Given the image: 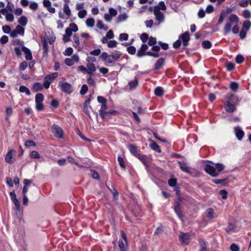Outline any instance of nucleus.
I'll return each instance as SVG.
<instances>
[{
	"instance_id": "f257e3e1",
	"label": "nucleus",
	"mask_w": 251,
	"mask_h": 251,
	"mask_svg": "<svg viewBox=\"0 0 251 251\" xmlns=\"http://www.w3.org/2000/svg\"><path fill=\"white\" fill-rule=\"evenodd\" d=\"M122 53L118 50L115 51L112 54H108L107 53L102 52L100 56V59L104 61L105 64L115 63L121 56Z\"/></svg>"
},
{
	"instance_id": "f03ea898",
	"label": "nucleus",
	"mask_w": 251,
	"mask_h": 251,
	"mask_svg": "<svg viewBox=\"0 0 251 251\" xmlns=\"http://www.w3.org/2000/svg\"><path fill=\"white\" fill-rule=\"evenodd\" d=\"M224 168L225 166L223 164L217 163L215 167L207 164L205 167L204 170L210 176H216L220 174Z\"/></svg>"
},
{
	"instance_id": "7ed1b4c3",
	"label": "nucleus",
	"mask_w": 251,
	"mask_h": 251,
	"mask_svg": "<svg viewBox=\"0 0 251 251\" xmlns=\"http://www.w3.org/2000/svg\"><path fill=\"white\" fill-rule=\"evenodd\" d=\"M227 99L228 100H226L225 102V108L227 112L232 113L235 110L236 107L235 105L231 103L230 100H231L233 99H236L238 101V99L235 95L233 94L227 95Z\"/></svg>"
},
{
	"instance_id": "20e7f679",
	"label": "nucleus",
	"mask_w": 251,
	"mask_h": 251,
	"mask_svg": "<svg viewBox=\"0 0 251 251\" xmlns=\"http://www.w3.org/2000/svg\"><path fill=\"white\" fill-rule=\"evenodd\" d=\"M58 86L61 90L64 93L70 94L73 91V87L72 85L67 82L60 81Z\"/></svg>"
},
{
	"instance_id": "39448f33",
	"label": "nucleus",
	"mask_w": 251,
	"mask_h": 251,
	"mask_svg": "<svg viewBox=\"0 0 251 251\" xmlns=\"http://www.w3.org/2000/svg\"><path fill=\"white\" fill-rule=\"evenodd\" d=\"M51 130L54 136L59 139H61L63 137V131L62 128L57 125H53L51 127Z\"/></svg>"
},
{
	"instance_id": "423d86ee",
	"label": "nucleus",
	"mask_w": 251,
	"mask_h": 251,
	"mask_svg": "<svg viewBox=\"0 0 251 251\" xmlns=\"http://www.w3.org/2000/svg\"><path fill=\"white\" fill-rule=\"evenodd\" d=\"M179 238L182 245H187L189 243L190 235L188 233L181 232Z\"/></svg>"
},
{
	"instance_id": "0eeeda50",
	"label": "nucleus",
	"mask_w": 251,
	"mask_h": 251,
	"mask_svg": "<svg viewBox=\"0 0 251 251\" xmlns=\"http://www.w3.org/2000/svg\"><path fill=\"white\" fill-rule=\"evenodd\" d=\"M153 13L155 15V20L158 22L159 23L164 22L165 19V16L160 11L158 10V7L153 9Z\"/></svg>"
},
{
	"instance_id": "6e6552de",
	"label": "nucleus",
	"mask_w": 251,
	"mask_h": 251,
	"mask_svg": "<svg viewBox=\"0 0 251 251\" xmlns=\"http://www.w3.org/2000/svg\"><path fill=\"white\" fill-rule=\"evenodd\" d=\"M148 46L147 44H142L140 48L138 50L137 56L138 57H142L147 55V50L148 49Z\"/></svg>"
},
{
	"instance_id": "1a4fd4ad",
	"label": "nucleus",
	"mask_w": 251,
	"mask_h": 251,
	"mask_svg": "<svg viewBox=\"0 0 251 251\" xmlns=\"http://www.w3.org/2000/svg\"><path fill=\"white\" fill-rule=\"evenodd\" d=\"M78 61V56L76 55H74L72 57V58H66L65 60V63L67 65L71 66L73 65L75 62H77Z\"/></svg>"
},
{
	"instance_id": "9d476101",
	"label": "nucleus",
	"mask_w": 251,
	"mask_h": 251,
	"mask_svg": "<svg viewBox=\"0 0 251 251\" xmlns=\"http://www.w3.org/2000/svg\"><path fill=\"white\" fill-rule=\"evenodd\" d=\"M15 153V151L14 150H10L6 154L5 160V162L11 164L14 162V159L13 155Z\"/></svg>"
},
{
	"instance_id": "9b49d317",
	"label": "nucleus",
	"mask_w": 251,
	"mask_h": 251,
	"mask_svg": "<svg viewBox=\"0 0 251 251\" xmlns=\"http://www.w3.org/2000/svg\"><path fill=\"white\" fill-rule=\"evenodd\" d=\"M180 38L182 40L183 45L184 47L188 46V42L190 40V36H189V33L188 32H185L184 33L180 35Z\"/></svg>"
},
{
	"instance_id": "f8f14e48",
	"label": "nucleus",
	"mask_w": 251,
	"mask_h": 251,
	"mask_svg": "<svg viewBox=\"0 0 251 251\" xmlns=\"http://www.w3.org/2000/svg\"><path fill=\"white\" fill-rule=\"evenodd\" d=\"M108 108L107 103L104 104H101L100 110H99V114L100 117L102 119H104L105 117L108 115V112H107L106 110Z\"/></svg>"
},
{
	"instance_id": "ddd939ff",
	"label": "nucleus",
	"mask_w": 251,
	"mask_h": 251,
	"mask_svg": "<svg viewBox=\"0 0 251 251\" xmlns=\"http://www.w3.org/2000/svg\"><path fill=\"white\" fill-rule=\"evenodd\" d=\"M236 137L239 140H241L244 135V131L239 126L234 128Z\"/></svg>"
},
{
	"instance_id": "4468645a",
	"label": "nucleus",
	"mask_w": 251,
	"mask_h": 251,
	"mask_svg": "<svg viewBox=\"0 0 251 251\" xmlns=\"http://www.w3.org/2000/svg\"><path fill=\"white\" fill-rule=\"evenodd\" d=\"M86 66L87 68V73L90 75H93L94 73L96 70L95 64L92 62H88Z\"/></svg>"
},
{
	"instance_id": "2eb2a0df",
	"label": "nucleus",
	"mask_w": 251,
	"mask_h": 251,
	"mask_svg": "<svg viewBox=\"0 0 251 251\" xmlns=\"http://www.w3.org/2000/svg\"><path fill=\"white\" fill-rule=\"evenodd\" d=\"M22 50L25 53V58L26 60H31L32 59L31 52L28 48L23 46Z\"/></svg>"
},
{
	"instance_id": "dca6fc26",
	"label": "nucleus",
	"mask_w": 251,
	"mask_h": 251,
	"mask_svg": "<svg viewBox=\"0 0 251 251\" xmlns=\"http://www.w3.org/2000/svg\"><path fill=\"white\" fill-rule=\"evenodd\" d=\"M164 63V59L163 58L158 59L154 65V70H158L161 68Z\"/></svg>"
},
{
	"instance_id": "f3484780",
	"label": "nucleus",
	"mask_w": 251,
	"mask_h": 251,
	"mask_svg": "<svg viewBox=\"0 0 251 251\" xmlns=\"http://www.w3.org/2000/svg\"><path fill=\"white\" fill-rule=\"evenodd\" d=\"M135 156L137 158H138L139 160H140L145 166L148 167V162L147 159V156L146 155L138 153V154H136Z\"/></svg>"
},
{
	"instance_id": "a211bd4d",
	"label": "nucleus",
	"mask_w": 251,
	"mask_h": 251,
	"mask_svg": "<svg viewBox=\"0 0 251 251\" xmlns=\"http://www.w3.org/2000/svg\"><path fill=\"white\" fill-rule=\"evenodd\" d=\"M178 164L179 165V167H180V169L182 171H183L185 173H190L189 168L188 167L186 163H185L184 162L179 161V162H178Z\"/></svg>"
},
{
	"instance_id": "6ab92c4d",
	"label": "nucleus",
	"mask_w": 251,
	"mask_h": 251,
	"mask_svg": "<svg viewBox=\"0 0 251 251\" xmlns=\"http://www.w3.org/2000/svg\"><path fill=\"white\" fill-rule=\"evenodd\" d=\"M239 22V18L237 15L232 14L229 17V22L232 24H237Z\"/></svg>"
},
{
	"instance_id": "aec40b11",
	"label": "nucleus",
	"mask_w": 251,
	"mask_h": 251,
	"mask_svg": "<svg viewBox=\"0 0 251 251\" xmlns=\"http://www.w3.org/2000/svg\"><path fill=\"white\" fill-rule=\"evenodd\" d=\"M138 81L136 77H135L134 79L128 83V85L130 89H134L138 85Z\"/></svg>"
},
{
	"instance_id": "412c9836",
	"label": "nucleus",
	"mask_w": 251,
	"mask_h": 251,
	"mask_svg": "<svg viewBox=\"0 0 251 251\" xmlns=\"http://www.w3.org/2000/svg\"><path fill=\"white\" fill-rule=\"evenodd\" d=\"M43 50L44 55H47L49 50V46L45 39L42 40Z\"/></svg>"
},
{
	"instance_id": "4be33fe9",
	"label": "nucleus",
	"mask_w": 251,
	"mask_h": 251,
	"mask_svg": "<svg viewBox=\"0 0 251 251\" xmlns=\"http://www.w3.org/2000/svg\"><path fill=\"white\" fill-rule=\"evenodd\" d=\"M68 160L69 162L75 163L76 165H77L79 168H83V167L88 168L89 167V165L88 164L84 165H81L78 164L75 161L74 158L71 156H68Z\"/></svg>"
},
{
	"instance_id": "5701e85b",
	"label": "nucleus",
	"mask_w": 251,
	"mask_h": 251,
	"mask_svg": "<svg viewBox=\"0 0 251 251\" xmlns=\"http://www.w3.org/2000/svg\"><path fill=\"white\" fill-rule=\"evenodd\" d=\"M206 216L209 219H212L215 217L214 216V211L211 208H208L205 212Z\"/></svg>"
},
{
	"instance_id": "b1692460",
	"label": "nucleus",
	"mask_w": 251,
	"mask_h": 251,
	"mask_svg": "<svg viewBox=\"0 0 251 251\" xmlns=\"http://www.w3.org/2000/svg\"><path fill=\"white\" fill-rule=\"evenodd\" d=\"M127 18H128V16H127V14L126 13L120 14L118 16V17L117 18L116 22L117 23H119L120 22H122L123 21L126 20L127 19Z\"/></svg>"
},
{
	"instance_id": "393cba45",
	"label": "nucleus",
	"mask_w": 251,
	"mask_h": 251,
	"mask_svg": "<svg viewBox=\"0 0 251 251\" xmlns=\"http://www.w3.org/2000/svg\"><path fill=\"white\" fill-rule=\"evenodd\" d=\"M232 24L229 22L226 23L223 29L225 34H227L230 32Z\"/></svg>"
},
{
	"instance_id": "a878e982",
	"label": "nucleus",
	"mask_w": 251,
	"mask_h": 251,
	"mask_svg": "<svg viewBox=\"0 0 251 251\" xmlns=\"http://www.w3.org/2000/svg\"><path fill=\"white\" fill-rule=\"evenodd\" d=\"M97 26L99 29H103L105 31L108 29V26L106 25L104 26V24H103L101 20H98L97 21Z\"/></svg>"
},
{
	"instance_id": "bb28decb",
	"label": "nucleus",
	"mask_w": 251,
	"mask_h": 251,
	"mask_svg": "<svg viewBox=\"0 0 251 251\" xmlns=\"http://www.w3.org/2000/svg\"><path fill=\"white\" fill-rule=\"evenodd\" d=\"M63 12L65 13L68 16H70L71 15V12L70 9L69 8V5L68 3H65L64 4L63 6Z\"/></svg>"
},
{
	"instance_id": "cd10ccee",
	"label": "nucleus",
	"mask_w": 251,
	"mask_h": 251,
	"mask_svg": "<svg viewBox=\"0 0 251 251\" xmlns=\"http://www.w3.org/2000/svg\"><path fill=\"white\" fill-rule=\"evenodd\" d=\"M158 7V10L160 11V10L165 11L166 9V6L165 4V3L164 1H160L159 2L158 5H155L153 9H155V8Z\"/></svg>"
},
{
	"instance_id": "c85d7f7f",
	"label": "nucleus",
	"mask_w": 251,
	"mask_h": 251,
	"mask_svg": "<svg viewBox=\"0 0 251 251\" xmlns=\"http://www.w3.org/2000/svg\"><path fill=\"white\" fill-rule=\"evenodd\" d=\"M18 23L22 26H25L27 23V19L24 16H21L18 20Z\"/></svg>"
},
{
	"instance_id": "c756f323",
	"label": "nucleus",
	"mask_w": 251,
	"mask_h": 251,
	"mask_svg": "<svg viewBox=\"0 0 251 251\" xmlns=\"http://www.w3.org/2000/svg\"><path fill=\"white\" fill-rule=\"evenodd\" d=\"M154 93L156 96L161 97L163 95V89L161 87H157L154 90Z\"/></svg>"
},
{
	"instance_id": "7c9ffc66",
	"label": "nucleus",
	"mask_w": 251,
	"mask_h": 251,
	"mask_svg": "<svg viewBox=\"0 0 251 251\" xmlns=\"http://www.w3.org/2000/svg\"><path fill=\"white\" fill-rule=\"evenodd\" d=\"M42 89L43 86L39 82H36L33 85V89L35 92L41 91Z\"/></svg>"
},
{
	"instance_id": "2f4dec72",
	"label": "nucleus",
	"mask_w": 251,
	"mask_h": 251,
	"mask_svg": "<svg viewBox=\"0 0 251 251\" xmlns=\"http://www.w3.org/2000/svg\"><path fill=\"white\" fill-rule=\"evenodd\" d=\"M119 246L121 251H126L127 249V243H124L122 240L119 241Z\"/></svg>"
},
{
	"instance_id": "473e14b6",
	"label": "nucleus",
	"mask_w": 251,
	"mask_h": 251,
	"mask_svg": "<svg viewBox=\"0 0 251 251\" xmlns=\"http://www.w3.org/2000/svg\"><path fill=\"white\" fill-rule=\"evenodd\" d=\"M201 45L202 47L205 49H209L212 47L211 43L208 40L203 41Z\"/></svg>"
},
{
	"instance_id": "72a5a7b5",
	"label": "nucleus",
	"mask_w": 251,
	"mask_h": 251,
	"mask_svg": "<svg viewBox=\"0 0 251 251\" xmlns=\"http://www.w3.org/2000/svg\"><path fill=\"white\" fill-rule=\"evenodd\" d=\"M14 30L19 35H23L25 33L24 28L19 25H17Z\"/></svg>"
},
{
	"instance_id": "f704fd0d",
	"label": "nucleus",
	"mask_w": 251,
	"mask_h": 251,
	"mask_svg": "<svg viewBox=\"0 0 251 251\" xmlns=\"http://www.w3.org/2000/svg\"><path fill=\"white\" fill-rule=\"evenodd\" d=\"M150 146L152 150L156 151L157 152H161L159 146L154 142L152 141V143L151 144Z\"/></svg>"
},
{
	"instance_id": "c9c22d12",
	"label": "nucleus",
	"mask_w": 251,
	"mask_h": 251,
	"mask_svg": "<svg viewBox=\"0 0 251 251\" xmlns=\"http://www.w3.org/2000/svg\"><path fill=\"white\" fill-rule=\"evenodd\" d=\"M251 26V23L249 20H246L244 22L243 24V29L246 30V31H248Z\"/></svg>"
},
{
	"instance_id": "e433bc0d",
	"label": "nucleus",
	"mask_w": 251,
	"mask_h": 251,
	"mask_svg": "<svg viewBox=\"0 0 251 251\" xmlns=\"http://www.w3.org/2000/svg\"><path fill=\"white\" fill-rule=\"evenodd\" d=\"M19 91L21 93H25L27 95H30V94L28 88L25 86H21L19 88Z\"/></svg>"
},
{
	"instance_id": "4c0bfd02",
	"label": "nucleus",
	"mask_w": 251,
	"mask_h": 251,
	"mask_svg": "<svg viewBox=\"0 0 251 251\" xmlns=\"http://www.w3.org/2000/svg\"><path fill=\"white\" fill-rule=\"evenodd\" d=\"M73 38L74 40V43L75 45H74V47L75 48H79V37L76 34H74L73 36Z\"/></svg>"
},
{
	"instance_id": "58836bf2",
	"label": "nucleus",
	"mask_w": 251,
	"mask_h": 251,
	"mask_svg": "<svg viewBox=\"0 0 251 251\" xmlns=\"http://www.w3.org/2000/svg\"><path fill=\"white\" fill-rule=\"evenodd\" d=\"M128 149L129 150L131 153H132L135 156L136 154H138V153L137 152V148L133 145H129L128 146Z\"/></svg>"
},
{
	"instance_id": "ea45409f",
	"label": "nucleus",
	"mask_w": 251,
	"mask_h": 251,
	"mask_svg": "<svg viewBox=\"0 0 251 251\" xmlns=\"http://www.w3.org/2000/svg\"><path fill=\"white\" fill-rule=\"evenodd\" d=\"M95 24V20L93 18H88L86 21V24L88 27H93Z\"/></svg>"
},
{
	"instance_id": "a19ab883",
	"label": "nucleus",
	"mask_w": 251,
	"mask_h": 251,
	"mask_svg": "<svg viewBox=\"0 0 251 251\" xmlns=\"http://www.w3.org/2000/svg\"><path fill=\"white\" fill-rule=\"evenodd\" d=\"M44 97L41 93H38L35 96V102H43Z\"/></svg>"
},
{
	"instance_id": "79ce46f5",
	"label": "nucleus",
	"mask_w": 251,
	"mask_h": 251,
	"mask_svg": "<svg viewBox=\"0 0 251 251\" xmlns=\"http://www.w3.org/2000/svg\"><path fill=\"white\" fill-rule=\"evenodd\" d=\"M230 88L233 91H236L239 87V85L237 82H231L229 86Z\"/></svg>"
},
{
	"instance_id": "37998d69",
	"label": "nucleus",
	"mask_w": 251,
	"mask_h": 251,
	"mask_svg": "<svg viewBox=\"0 0 251 251\" xmlns=\"http://www.w3.org/2000/svg\"><path fill=\"white\" fill-rule=\"evenodd\" d=\"M30 157L31 158L38 159L40 158V156L38 152L35 151H33L30 152Z\"/></svg>"
},
{
	"instance_id": "c03bdc74",
	"label": "nucleus",
	"mask_w": 251,
	"mask_h": 251,
	"mask_svg": "<svg viewBox=\"0 0 251 251\" xmlns=\"http://www.w3.org/2000/svg\"><path fill=\"white\" fill-rule=\"evenodd\" d=\"M181 201V198L180 197L177 198V200L175 202V208L174 209H180V202Z\"/></svg>"
},
{
	"instance_id": "a18cd8bd",
	"label": "nucleus",
	"mask_w": 251,
	"mask_h": 251,
	"mask_svg": "<svg viewBox=\"0 0 251 251\" xmlns=\"http://www.w3.org/2000/svg\"><path fill=\"white\" fill-rule=\"evenodd\" d=\"M36 102V108L38 111H42L44 108V104L43 102Z\"/></svg>"
},
{
	"instance_id": "49530a36",
	"label": "nucleus",
	"mask_w": 251,
	"mask_h": 251,
	"mask_svg": "<svg viewBox=\"0 0 251 251\" xmlns=\"http://www.w3.org/2000/svg\"><path fill=\"white\" fill-rule=\"evenodd\" d=\"M156 43V39L155 37H151L149 39L148 44L150 46H154Z\"/></svg>"
},
{
	"instance_id": "de8ad7c7",
	"label": "nucleus",
	"mask_w": 251,
	"mask_h": 251,
	"mask_svg": "<svg viewBox=\"0 0 251 251\" xmlns=\"http://www.w3.org/2000/svg\"><path fill=\"white\" fill-rule=\"evenodd\" d=\"M88 91V86L86 84L82 85L81 90L80 91V93L82 95H85Z\"/></svg>"
},
{
	"instance_id": "09e8293b",
	"label": "nucleus",
	"mask_w": 251,
	"mask_h": 251,
	"mask_svg": "<svg viewBox=\"0 0 251 251\" xmlns=\"http://www.w3.org/2000/svg\"><path fill=\"white\" fill-rule=\"evenodd\" d=\"M177 180L176 178H171L168 180V184L171 187H175L176 186Z\"/></svg>"
},
{
	"instance_id": "8fccbe9b",
	"label": "nucleus",
	"mask_w": 251,
	"mask_h": 251,
	"mask_svg": "<svg viewBox=\"0 0 251 251\" xmlns=\"http://www.w3.org/2000/svg\"><path fill=\"white\" fill-rule=\"evenodd\" d=\"M127 50L129 54L133 55L136 53V50L134 46H129L127 48Z\"/></svg>"
},
{
	"instance_id": "3c124183",
	"label": "nucleus",
	"mask_w": 251,
	"mask_h": 251,
	"mask_svg": "<svg viewBox=\"0 0 251 251\" xmlns=\"http://www.w3.org/2000/svg\"><path fill=\"white\" fill-rule=\"evenodd\" d=\"M243 16L246 19H249L251 17V13L248 10H244L243 11Z\"/></svg>"
},
{
	"instance_id": "603ef678",
	"label": "nucleus",
	"mask_w": 251,
	"mask_h": 251,
	"mask_svg": "<svg viewBox=\"0 0 251 251\" xmlns=\"http://www.w3.org/2000/svg\"><path fill=\"white\" fill-rule=\"evenodd\" d=\"M97 100L101 104H104L107 103V100L106 99L101 96H98L97 97Z\"/></svg>"
},
{
	"instance_id": "864d4df0",
	"label": "nucleus",
	"mask_w": 251,
	"mask_h": 251,
	"mask_svg": "<svg viewBox=\"0 0 251 251\" xmlns=\"http://www.w3.org/2000/svg\"><path fill=\"white\" fill-rule=\"evenodd\" d=\"M5 19L7 21L12 22L14 21V17L12 13H8L5 16Z\"/></svg>"
},
{
	"instance_id": "5fc2aeb1",
	"label": "nucleus",
	"mask_w": 251,
	"mask_h": 251,
	"mask_svg": "<svg viewBox=\"0 0 251 251\" xmlns=\"http://www.w3.org/2000/svg\"><path fill=\"white\" fill-rule=\"evenodd\" d=\"M87 15V11L85 10H82L78 12V16L79 18L82 19Z\"/></svg>"
},
{
	"instance_id": "6e6d98bb",
	"label": "nucleus",
	"mask_w": 251,
	"mask_h": 251,
	"mask_svg": "<svg viewBox=\"0 0 251 251\" xmlns=\"http://www.w3.org/2000/svg\"><path fill=\"white\" fill-rule=\"evenodd\" d=\"M109 14L112 17L116 16L117 11L113 8L110 7L109 9Z\"/></svg>"
},
{
	"instance_id": "4d7b16f0",
	"label": "nucleus",
	"mask_w": 251,
	"mask_h": 251,
	"mask_svg": "<svg viewBox=\"0 0 251 251\" xmlns=\"http://www.w3.org/2000/svg\"><path fill=\"white\" fill-rule=\"evenodd\" d=\"M29 8L33 10H36L38 8V5L37 2H31L29 4Z\"/></svg>"
},
{
	"instance_id": "13d9d810",
	"label": "nucleus",
	"mask_w": 251,
	"mask_h": 251,
	"mask_svg": "<svg viewBox=\"0 0 251 251\" xmlns=\"http://www.w3.org/2000/svg\"><path fill=\"white\" fill-rule=\"evenodd\" d=\"M235 68V65L232 62H228L226 64V69L227 70L230 71L233 70Z\"/></svg>"
},
{
	"instance_id": "bf43d9fd",
	"label": "nucleus",
	"mask_w": 251,
	"mask_h": 251,
	"mask_svg": "<svg viewBox=\"0 0 251 251\" xmlns=\"http://www.w3.org/2000/svg\"><path fill=\"white\" fill-rule=\"evenodd\" d=\"M72 31L76 32L78 30V27L77 25L75 23H71L69 25V27Z\"/></svg>"
},
{
	"instance_id": "052dcab7",
	"label": "nucleus",
	"mask_w": 251,
	"mask_h": 251,
	"mask_svg": "<svg viewBox=\"0 0 251 251\" xmlns=\"http://www.w3.org/2000/svg\"><path fill=\"white\" fill-rule=\"evenodd\" d=\"M90 173L91 176L93 178L96 179H99V175L97 172L94 170H91Z\"/></svg>"
},
{
	"instance_id": "680f3d73",
	"label": "nucleus",
	"mask_w": 251,
	"mask_h": 251,
	"mask_svg": "<svg viewBox=\"0 0 251 251\" xmlns=\"http://www.w3.org/2000/svg\"><path fill=\"white\" fill-rule=\"evenodd\" d=\"M244 60V57L241 55H238L235 58V61L237 63L240 64L243 62Z\"/></svg>"
},
{
	"instance_id": "e2e57ef3",
	"label": "nucleus",
	"mask_w": 251,
	"mask_h": 251,
	"mask_svg": "<svg viewBox=\"0 0 251 251\" xmlns=\"http://www.w3.org/2000/svg\"><path fill=\"white\" fill-rule=\"evenodd\" d=\"M117 44V42L115 40H110L108 42V47L112 48L116 47Z\"/></svg>"
},
{
	"instance_id": "0e129e2a",
	"label": "nucleus",
	"mask_w": 251,
	"mask_h": 251,
	"mask_svg": "<svg viewBox=\"0 0 251 251\" xmlns=\"http://www.w3.org/2000/svg\"><path fill=\"white\" fill-rule=\"evenodd\" d=\"M128 38V35L127 33H121L119 36V39L121 41H126Z\"/></svg>"
},
{
	"instance_id": "69168bd1",
	"label": "nucleus",
	"mask_w": 251,
	"mask_h": 251,
	"mask_svg": "<svg viewBox=\"0 0 251 251\" xmlns=\"http://www.w3.org/2000/svg\"><path fill=\"white\" fill-rule=\"evenodd\" d=\"M118 161L119 162V165L122 168L125 169L126 168V165L124 163V160L122 157L121 156H118Z\"/></svg>"
},
{
	"instance_id": "338daca9",
	"label": "nucleus",
	"mask_w": 251,
	"mask_h": 251,
	"mask_svg": "<svg viewBox=\"0 0 251 251\" xmlns=\"http://www.w3.org/2000/svg\"><path fill=\"white\" fill-rule=\"evenodd\" d=\"M2 30L5 33H10L11 32V27L9 25H4L2 26Z\"/></svg>"
},
{
	"instance_id": "774afa93",
	"label": "nucleus",
	"mask_w": 251,
	"mask_h": 251,
	"mask_svg": "<svg viewBox=\"0 0 251 251\" xmlns=\"http://www.w3.org/2000/svg\"><path fill=\"white\" fill-rule=\"evenodd\" d=\"M231 251H239V247L234 243L231 244L230 246Z\"/></svg>"
}]
</instances>
